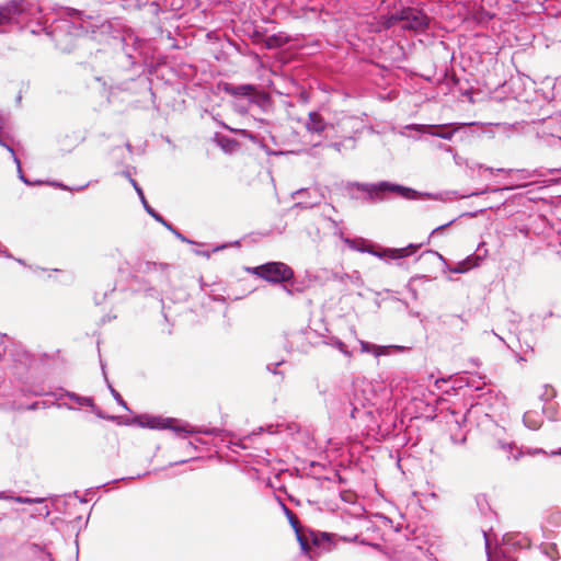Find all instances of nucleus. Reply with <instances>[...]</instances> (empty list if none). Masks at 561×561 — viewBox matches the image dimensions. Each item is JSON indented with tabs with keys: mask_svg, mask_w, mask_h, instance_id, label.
Here are the masks:
<instances>
[{
	"mask_svg": "<svg viewBox=\"0 0 561 561\" xmlns=\"http://www.w3.org/2000/svg\"><path fill=\"white\" fill-rule=\"evenodd\" d=\"M225 91L236 96H245L252 95L255 93V87L251 84H240V85H226Z\"/></svg>",
	"mask_w": 561,
	"mask_h": 561,
	"instance_id": "6e6552de",
	"label": "nucleus"
},
{
	"mask_svg": "<svg viewBox=\"0 0 561 561\" xmlns=\"http://www.w3.org/2000/svg\"><path fill=\"white\" fill-rule=\"evenodd\" d=\"M378 190L396 192L408 199H412L416 196V192L414 190L396 184L380 183Z\"/></svg>",
	"mask_w": 561,
	"mask_h": 561,
	"instance_id": "423d86ee",
	"label": "nucleus"
},
{
	"mask_svg": "<svg viewBox=\"0 0 561 561\" xmlns=\"http://www.w3.org/2000/svg\"><path fill=\"white\" fill-rule=\"evenodd\" d=\"M424 131L443 139H451L456 128L449 129L448 126H424Z\"/></svg>",
	"mask_w": 561,
	"mask_h": 561,
	"instance_id": "0eeeda50",
	"label": "nucleus"
},
{
	"mask_svg": "<svg viewBox=\"0 0 561 561\" xmlns=\"http://www.w3.org/2000/svg\"><path fill=\"white\" fill-rule=\"evenodd\" d=\"M288 519H289L291 527L295 530L296 538H297L301 549L308 553L310 550L308 537L306 536L305 530L301 527L297 515L294 514L293 512H288Z\"/></svg>",
	"mask_w": 561,
	"mask_h": 561,
	"instance_id": "7ed1b4c3",
	"label": "nucleus"
},
{
	"mask_svg": "<svg viewBox=\"0 0 561 561\" xmlns=\"http://www.w3.org/2000/svg\"><path fill=\"white\" fill-rule=\"evenodd\" d=\"M312 540H313V542H314V543H317V542H318V540H317V538H316V537H313V538H312Z\"/></svg>",
	"mask_w": 561,
	"mask_h": 561,
	"instance_id": "4468645a",
	"label": "nucleus"
},
{
	"mask_svg": "<svg viewBox=\"0 0 561 561\" xmlns=\"http://www.w3.org/2000/svg\"><path fill=\"white\" fill-rule=\"evenodd\" d=\"M420 247H421V244H412L411 243L404 248L394 249V250H396L397 256L399 259H402V257H407V256L415 253Z\"/></svg>",
	"mask_w": 561,
	"mask_h": 561,
	"instance_id": "9d476101",
	"label": "nucleus"
},
{
	"mask_svg": "<svg viewBox=\"0 0 561 561\" xmlns=\"http://www.w3.org/2000/svg\"><path fill=\"white\" fill-rule=\"evenodd\" d=\"M251 273L268 283H285L294 278V271L283 262H268L251 270Z\"/></svg>",
	"mask_w": 561,
	"mask_h": 561,
	"instance_id": "f257e3e1",
	"label": "nucleus"
},
{
	"mask_svg": "<svg viewBox=\"0 0 561 561\" xmlns=\"http://www.w3.org/2000/svg\"><path fill=\"white\" fill-rule=\"evenodd\" d=\"M174 422L173 419H164V417H150L147 421V425L150 428H174L178 430V427H174L172 423Z\"/></svg>",
	"mask_w": 561,
	"mask_h": 561,
	"instance_id": "1a4fd4ad",
	"label": "nucleus"
},
{
	"mask_svg": "<svg viewBox=\"0 0 561 561\" xmlns=\"http://www.w3.org/2000/svg\"><path fill=\"white\" fill-rule=\"evenodd\" d=\"M327 127L325 122L317 112L309 113V119L306 123V128L310 133L321 134Z\"/></svg>",
	"mask_w": 561,
	"mask_h": 561,
	"instance_id": "39448f33",
	"label": "nucleus"
},
{
	"mask_svg": "<svg viewBox=\"0 0 561 561\" xmlns=\"http://www.w3.org/2000/svg\"><path fill=\"white\" fill-rule=\"evenodd\" d=\"M266 46L268 48H273V47H279L282 46V42L279 41L278 37L276 36H271L266 39Z\"/></svg>",
	"mask_w": 561,
	"mask_h": 561,
	"instance_id": "9b49d317",
	"label": "nucleus"
},
{
	"mask_svg": "<svg viewBox=\"0 0 561 561\" xmlns=\"http://www.w3.org/2000/svg\"><path fill=\"white\" fill-rule=\"evenodd\" d=\"M18 501L20 503H33L35 502L34 500H31V499H22V497H19Z\"/></svg>",
	"mask_w": 561,
	"mask_h": 561,
	"instance_id": "ddd939ff",
	"label": "nucleus"
},
{
	"mask_svg": "<svg viewBox=\"0 0 561 561\" xmlns=\"http://www.w3.org/2000/svg\"><path fill=\"white\" fill-rule=\"evenodd\" d=\"M21 12L20 4L16 1H10L0 7V25L10 22L13 15Z\"/></svg>",
	"mask_w": 561,
	"mask_h": 561,
	"instance_id": "20e7f679",
	"label": "nucleus"
},
{
	"mask_svg": "<svg viewBox=\"0 0 561 561\" xmlns=\"http://www.w3.org/2000/svg\"><path fill=\"white\" fill-rule=\"evenodd\" d=\"M391 20L403 21L405 22L403 27L413 31H424L430 23L428 16L415 8H404L398 15L392 16Z\"/></svg>",
	"mask_w": 561,
	"mask_h": 561,
	"instance_id": "f03ea898",
	"label": "nucleus"
},
{
	"mask_svg": "<svg viewBox=\"0 0 561 561\" xmlns=\"http://www.w3.org/2000/svg\"><path fill=\"white\" fill-rule=\"evenodd\" d=\"M379 256H387V257L392 259V260H397V259H399V257L397 256V253H396V250H394V249H385V250L382 251V253H380V254H379Z\"/></svg>",
	"mask_w": 561,
	"mask_h": 561,
	"instance_id": "f8f14e48",
	"label": "nucleus"
}]
</instances>
